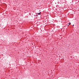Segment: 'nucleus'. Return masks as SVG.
<instances>
[{"label": "nucleus", "mask_w": 79, "mask_h": 79, "mask_svg": "<svg viewBox=\"0 0 79 79\" xmlns=\"http://www.w3.org/2000/svg\"><path fill=\"white\" fill-rule=\"evenodd\" d=\"M40 13H41V12L38 13V15H41V14H40Z\"/></svg>", "instance_id": "1"}, {"label": "nucleus", "mask_w": 79, "mask_h": 79, "mask_svg": "<svg viewBox=\"0 0 79 79\" xmlns=\"http://www.w3.org/2000/svg\"><path fill=\"white\" fill-rule=\"evenodd\" d=\"M69 25H71V23H69Z\"/></svg>", "instance_id": "2"}, {"label": "nucleus", "mask_w": 79, "mask_h": 79, "mask_svg": "<svg viewBox=\"0 0 79 79\" xmlns=\"http://www.w3.org/2000/svg\"><path fill=\"white\" fill-rule=\"evenodd\" d=\"M73 26H74V25L73 24Z\"/></svg>", "instance_id": "3"}]
</instances>
